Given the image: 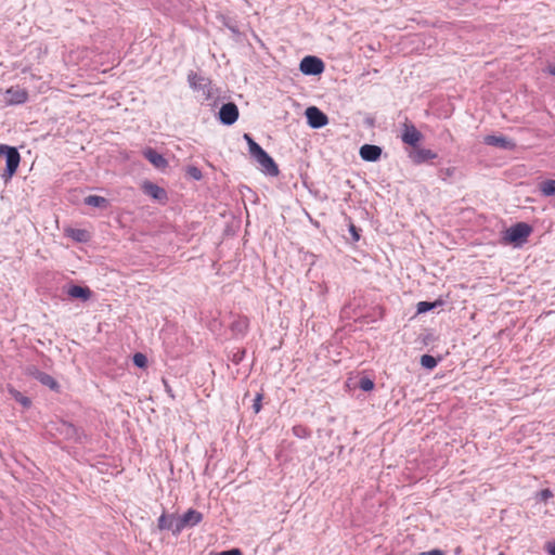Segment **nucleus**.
<instances>
[{
	"mask_svg": "<svg viewBox=\"0 0 555 555\" xmlns=\"http://www.w3.org/2000/svg\"><path fill=\"white\" fill-rule=\"evenodd\" d=\"M203 520V515L198 511L189 509L183 515L178 516L179 533L188 527H194Z\"/></svg>",
	"mask_w": 555,
	"mask_h": 555,
	"instance_id": "39448f33",
	"label": "nucleus"
},
{
	"mask_svg": "<svg viewBox=\"0 0 555 555\" xmlns=\"http://www.w3.org/2000/svg\"><path fill=\"white\" fill-rule=\"evenodd\" d=\"M244 139L247 141L248 143V147H249V153L250 155H255L256 154V151L254 150V146H256V149H262L259 144H257L251 138L249 134H244Z\"/></svg>",
	"mask_w": 555,
	"mask_h": 555,
	"instance_id": "cd10ccee",
	"label": "nucleus"
},
{
	"mask_svg": "<svg viewBox=\"0 0 555 555\" xmlns=\"http://www.w3.org/2000/svg\"><path fill=\"white\" fill-rule=\"evenodd\" d=\"M67 234H68V236L73 237L74 240H76L78 242H85L89 237L88 232L86 230H80V229L67 230Z\"/></svg>",
	"mask_w": 555,
	"mask_h": 555,
	"instance_id": "412c9836",
	"label": "nucleus"
},
{
	"mask_svg": "<svg viewBox=\"0 0 555 555\" xmlns=\"http://www.w3.org/2000/svg\"><path fill=\"white\" fill-rule=\"evenodd\" d=\"M539 189L544 196H555V180H545L540 183Z\"/></svg>",
	"mask_w": 555,
	"mask_h": 555,
	"instance_id": "aec40b11",
	"label": "nucleus"
},
{
	"mask_svg": "<svg viewBox=\"0 0 555 555\" xmlns=\"http://www.w3.org/2000/svg\"><path fill=\"white\" fill-rule=\"evenodd\" d=\"M68 295L73 298L88 300L91 296V291L88 287L74 285L68 289Z\"/></svg>",
	"mask_w": 555,
	"mask_h": 555,
	"instance_id": "dca6fc26",
	"label": "nucleus"
},
{
	"mask_svg": "<svg viewBox=\"0 0 555 555\" xmlns=\"http://www.w3.org/2000/svg\"><path fill=\"white\" fill-rule=\"evenodd\" d=\"M219 118L224 125H232L238 118V109L234 103L223 104L219 111Z\"/></svg>",
	"mask_w": 555,
	"mask_h": 555,
	"instance_id": "0eeeda50",
	"label": "nucleus"
},
{
	"mask_svg": "<svg viewBox=\"0 0 555 555\" xmlns=\"http://www.w3.org/2000/svg\"><path fill=\"white\" fill-rule=\"evenodd\" d=\"M85 204L92 207L106 208L108 203L105 197L98 195H89L85 198Z\"/></svg>",
	"mask_w": 555,
	"mask_h": 555,
	"instance_id": "a211bd4d",
	"label": "nucleus"
},
{
	"mask_svg": "<svg viewBox=\"0 0 555 555\" xmlns=\"http://www.w3.org/2000/svg\"><path fill=\"white\" fill-rule=\"evenodd\" d=\"M436 305V302L421 301L417 304V313L427 312L430 309H433Z\"/></svg>",
	"mask_w": 555,
	"mask_h": 555,
	"instance_id": "a878e982",
	"label": "nucleus"
},
{
	"mask_svg": "<svg viewBox=\"0 0 555 555\" xmlns=\"http://www.w3.org/2000/svg\"><path fill=\"white\" fill-rule=\"evenodd\" d=\"M437 360L433 356L423 354L421 357V364L425 369L433 370L437 366Z\"/></svg>",
	"mask_w": 555,
	"mask_h": 555,
	"instance_id": "4be33fe9",
	"label": "nucleus"
},
{
	"mask_svg": "<svg viewBox=\"0 0 555 555\" xmlns=\"http://www.w3.org/2000/svg\"><path fill=\"white\" fill-rule=\"evenodd\" d=\"M416 555H444V553L441 550L435 548L427 552H421Z\"/></svg>",
	"mask_w": 555,
	"mask_h": 555,
	"instance_id": "2f4dec72",
	"label": "nucleus"
},
{
	"mask_svg": "<svg viewBox=\"0 0 555 555\" xmlns=\"http://www.w3.org/2000/svg\"><path fill=\"white\" fill-rule=\"evenodd\" d=\"M178 516L163 514L158 518L157 527L159 530H170L173 534H179Z\"/></svg>",
	"mask_w": 555,
	"mask_h": 555,
	"instance_id": "1a4fd4ad",
	"label": "nucleus"
},
{
	"mask_svg": "<svg viewBox=\"0 0 555 555\" xmlns=\"http://www.w3.org/2000/svg\"><path fill=\"white\" fill-rule=\"evenodd\" d=\"M547 72H548L551 75H554V76H555V64H551V65H548V67H547Z\"/></svg>",
	"mask_w": 555,
	"mask_h": 555,
	"instance_id": "f704fd0d",
	"label": "nucleus"
},
{
	"mask_svg": "<svg viewBox=\"0 0 555 555\" xmlns=\"http://www.w3.org/2000/svg\"><path fill=\"white\" fill-rule=\"evenodd\" d=\"M483 142L488 145H493L506 150L514 147V143L507 140L505 137L487 135L485 137Z\"/></svg>",
	"mask_w": 555,
	"mask_h": 555,
	"instance_id": "2eb2a0df",
	"label": "nucleus"
},
{
	"mask_svg": "<svg viewBox=\"0 0 555 555\" xmlns=\"http://www.w3.org/2000/svg\"><path fill=\"white\" fill-rule=\"evenodd\" d=\"M422 139V133L414 126H406L402 134V141L415 146Z\"/></svg>",
	"mask_w": 555,
	"mask_h": 555,
	"instance_id": "ddd939ff",
	"label": "nucleus"
},
{
	"mask_svg": "<svg viewBox=\"0 0 555 555\" xmlns=\"http://www.w3.org/2000/svg\"><path fill=\"white\" fill-rule=\"evenodd\" d=\"M261 399H262V396L260 393L257 395V397L255 398V401L253 404V409H254L255 413H258L261 410Z\"/></svg>",
	"mask_w": 555,
	"mask_h": 555,
	"instance_id": "c756f323",
	"label": "nucleus"
},
{
	"mask_svg": "<svg viewBox=\"0 0 555 555\" xmlns=\"http://www.w3.org/2000/svg\"><path fill=\"white\" fill-rule=\"evenodd\" d=\"M215 555H243V553L240 548H232V550H228V551H222Z\"/></svg>",
	"mask_w": 555,
	"mask_h": 555,
	"instance_id": "7c9ffc66",
	"label": "nucleus"
},
{
	"mask_svg": "<svg viewBox=\"0 0 555 555\" xmlns=\"http://www.w3.org/2000/svg\"><path fill=\"white\" fill-rule=\"evenodd\" d=\"M498 555H505L504 553H499Z\"/></svg>",
	"mask_w": 555,
	"mask_h": 555,
	"instance_id": "e433bc0d",
	"label": "nucleus"
},
{
	"mask_svg": "<svg viewBox=\"0 0 555 555\" xmlns=\"http://www.w3.org/2000/svg\"><path fill=\"white\" fill-rule=\"evenodd\" d=\"M306 117L308 124L312 128H321L327 125V116L315 106H310L306 109Z\"/></svg>",
	"mask_w": 555,
	"mask_h": 555,
	"instance_id": "423d86ee",
	"label": "nucleus"
},
{
	"mask_svg": "<svg viewBox=\"0 0 555 555\" xmlns=\"http://www.w3.org/2000/svg\"><path fill=\"white\" fill-rule=\"evenodd\" d=\"M531 233V227L527 223L519 222L514 227L507 229L503 234V242L505 244H512L514 246H520L527 242L528 236Z\"/></svg>",
	"mask_w": 555,
	"mask_h": 555,
	"instance_id": "f257e3e1",
	"label": "nucleus"
},
{
	"mask_svg": "<svg viewBox=\"0 0 555 555\" xmlns=\"http://www.w3.org/2000/svg\"><path fill=\"white\" fill-rule=\"evenodd\" d=\"M8 391L11 395L13 399H15L20 404H22L25 409L30 408L31 401L28 397L21 393L18 390H16L13 387H8Z\"/></svg>",
	"mask_w": 555,
	"mask_h": 555,
	"instance_id": "f3484780",
	"label": "nucleus"
},
{
	"mask_svg": "<svg viewBox=\"0 0 555 555\" xmlns=\"http://www.w3.org/2000/svg\"><path fill=\"white\" fill-rule=\"evenodd\" d=\"M143 155L144 157L151 163L153 164L154 167H156L157 169H164L167 167L168 163L167 160L164 158L163 155L158 154L156 151H154L153 149H147L143 152Z\"/></svg>",
	"mask_w": 555,
	"mask_h": 555,
	"instance_id": "f8f14e48",
	"label": "nucleus"
},
{
	"mask_svg": "<svg viewBox=\"0 0 555 555\" xmlns=\"http://www.w3.org/2000/svg\"><path fill=\"white\" fill-rule=\"evenodd\" d=\"M36 378L44 386L53 389V390H56L59 388V385L56 383V380L50 376L49 374H46L43 372H39L37 375H36Z\"/></svg>",
	"mask_w": 555,
	"mask_h": 555,
	"instance_id": "6ab92c4d",
	"label": "nucleus"
},
{
	"mask_svg": "<svg viewBox=\"0 0 555 555\" xmlns=\"http://www.w3.org/2000/svg\"><path fill=\"white\" fill-rule=\"evenodd\" d=\"M541 496L543 500H546L548 499L550 496H552V492L550 491V489H544L542 492H541Z\"/></svg>",
	"mask_w": 555,
	"mask_h": 555,
	"instance_id": "72a5a7b5",
	"label": "nucleus"
},
{
	"mask_svg": "<svg viewBox=\"0 0 555 555\" xmlns=\"http://www.w3.org/2000/svg\"><path fill=\"white\" fill-rule=\"evenodd\" d=\"M351 232H352V234H353L354 238H356V240H358V238H359V236H358V234L356 233V231H354V227H353V225L351 227Z\"/></svg>",
	"mask_w": 555,
	"mask_h": 555,
	"instance_id": "c9c22d12",
	"label": "nucleus"
},
{
	"mask_svg": "<svg viewBox=\"0 0 555 555\" xmlns=\"http://www.w3.org/2000/svg\"><path fill=\"white\" fill-rule=\"evenodd\" d=\"M360 388L364 391H370L374 388V382L370 378H361L360 380Z\"/></svg>",
	"mask_w": 555,
	"mask_h": 555,
	"instance_id": "bb28decb",
	"label": "nucleus"
},
{
	"mask_svg": "<svg viewBox=\"0 0 555 555\" xmlns=\"http://www.w3.org/2000/svg\"><path fill=\"white\" fill-rule=\"evenodd\" d=\"M546 551L550 555H555V542H550L546 544Z\"/></svg>",
	"mask_w": 555,
	"mask_h": 555,
	"instance_id": "473e14b6",
	"label": "nucleus"
},
{
	"mask_svg": "<svg viewBox=\"0 0 555 555\" xmlns=\"http://www.w3.org/2000/svg\"><path fill=\"white\" fill-rule=\"evenodd\" d=\"M142 190L146 195L151 196L156 201L163 202L167 198L166 191L152 182H143Z\"/></svg>",
	"mask_w": 555,
	"mask_h": 555,
	"instance_id": "9d476101",
	"label": "nucleus"
},
{
	"mask_svg": "<svg viewBox=\"0 0 555 555\" xmlns=\"http://www.w3.org/2000/svg\"><path fill=\"white\" fill-rule=\"evenodd\" d=\"M188 172L191 177H193L196 180H199L202 178V173L199 169H197L196 167H190Z\"/></svg>",
	"mask_w": 555,
	"mask_h": 555,
	"instance_id": "c85d7f7f",
	"label": "nucleus"
},
{
	"mask_svg": "<svg viewBox=\"0 0 555 555\" xmlns=\"http://www.w3.org/2000/svg\"><path fill=\"white\" fill-rule=\"evenodd\" d=\"M254 150L256 154L253 155V157L261 167V171L268 176L276 177L280 171L273 158L269 156L263 149H256V146H254Z\"/></svg>",
	"mask_w": 555,
	"mask_h": 555,
	"instance_id": "f03ea898",
	"label": "nucleus"
},
{
	"mask_svg": "<svg viewBox=\"0 0 555 555\" xmlns=\"http://www.w3.org/2000/svg\"><path fill=\"white\" fill-rule=\"evenodd\" d=\"M133 363L138 366V367H145L146 364H147V358L145 354L141 353V352H138L133 356Z\"/></svg>",
	"mask_w": 555,
	"mask_h": 555,
	"instance_id": "393cba45",
	"label": "nucleus"
},
{
	"mask_svg": "<svg viewBox=\"0 0 555 555\" xmlns=\"http://www.w3.org/2000/svg\"><path fill=\"white\" fill-rule=\"evenodd\" d=\"M436 154L430 151V150H427V149H415L414 151H412L410 153V158L415 163V164H421L423 162H426L428 159H434L436 158Z\"/></svg>",
	"mask_w": 555,
	"mask_h": 555,
	"instance_id": "4468645a",
	"label": "nucleus"
},
{
	"mask_svg": "<svg viewBox=\"0 0 555 555\" xmlns=\"http://www.w3.org/2000/svg\"><path fill=\"white\" fill-rule=\"evenodd\" d=\"M27 91L20 87H12L5 91V103L13 104H22L27 100Z\"/></svg>",
	"mask_w": 555,
	"mask_h": 555,
	"instance_id": "6e6552de",
	"label": "nucleus"
},
{
	"mask_svg": "<svg viewBox=\"0 0 555 555\" xmlns=\"http://www.w3.org/2000/svg\"><path fill=\"white\" fill-rule=\"evenodd\" d=\"M300 70L306 75H319L324 70L323 62L315 56H306L300 62Z\"/></svg>",
	"mask_w": 555,
	"mask_h": 555,
	"instance_id": "20e7f679",
	"label": "nucleus"
},
{
	"mask_svg": "<svg viewBox=\"0 0 555 555\" xmlns=\"http://www.w3.org/2000/svg\"><path fill=\"white\" fill-rule=\"evenodd\" d=\"M188 79L191 88L194 90H197L202 86V82L205 81L203 77H199L194 73L189 74Z\"/></svg>",
	"mask_w": 555,
	"mask_h": 555,
	"instance_id": "5701e85b",
	"label": "nucleus"
},
{
	"mask_svg": "<svg viewBox=\"0 0 555 555\" xmlns=\"http://www.w3.org/2000/svg\"><path fill=\"white\" fill-rule=\"evenodd\" d=\"M0 154H4L7 158V172L5 175H3V177L5 178V180H8L17 170L21 156L16 149L8 145H0Z\"/></svg>",
	"mask_w": 555,
	"mask_h": 555,
	"instance_id": "7ed1b4c3",
	"label": "nucleus"
},
{
	"mask_svg": "<svg viewBox=\"0 0 555 555\" xmlns=\"http://www.w3.org/2000/svg\"><path fill=\"white\" fill-rule=\"evenodd\" d=\"M60 433L66 436L67 438H73L76 435V429L72 424L62 423Z\"/></svg>",
	"mask_w": 555,
	"mask_h": 555,
	"instance_id": "b1692460",
	"label": "nucleus"
},
{
	"mask_svg": "<svg viewBox=\"0 0 555 555\" xmlns=\"http://www.w3.org/2000/svg\"><path fill=\"white\" fill-rule=\"evenodd\" d=\"M382 154V149L377 145L364 144L360 149V156L366 162H376Z\"/></svg>",
	"mask_w": 555,
	"mask_h": 555,
	"instance_id": "9b49d317",
	"label": "nucleus"
}]
</instances>
